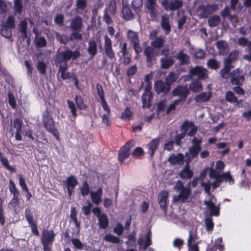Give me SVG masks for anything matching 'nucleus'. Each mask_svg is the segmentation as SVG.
<instances>
[{
	"label": "nucleus",
	"mask_w": 251,
	"mask_h": 251,
	"mask_svg": "<svg viewBox=\"0 0 251 251\" xmlns=\"http://www.w3.org/2000/svg\"><path fill=\"white\" fill-rule=\"evenodd\" d=\"M80 53L77 50H73L67 49L63 51H57L55 56L54 64L57 67L60 64L68 63L71 59L75 60L80 57Z\"/></svg>",
	"instance_id": "f257e3e1"
},
{
	"label": "nucleus",
	"mask_w": 251,
	"mask_h": 251,
	"mask_svg": "<svg viewBox=\"0 0 251 251\" xmlns=\"http://www.w3.org/2000/svg\"><path fill=\"white\" fill-rule=\"evenodd\" d=\"M174 189L176 192H179L178 195L174 196L173 201L174 202L180 201L182 202H185L191 193L190 187H184L183 183L179 180L176 181L174 186Z\"/></svg>",
	"instance_id": "f03ea898"
},
{
	"label": "nucleus",
	"mask_w": 251,
	"mask_h": 251,
	"mask_svg": "<svg viewBox=\"0 0 251 251\" xmlns=\"http://www.w3.org/2000/svg\"><path fill=\"white\" fill-rule=\"evenodd\" d=\"M42 121L45 128L57 140H59L60 137L58 131L55 127L54 121L53 120L51 115L47 109L43 114Z\"/></svg>",
	"instance_id": "7ed1b4c3"
},
{
	"label": "nucleus",
	"mask_w": 251,
	"mask_h": 251,
	"mask_svg": "<svg viewBox=\"0 0 251 251\" xmlns=\"http://www.w3.org/2000/svg\"><path fill=\"white\" fill-rule=\"evenodd\" d=\"M56 234L53 229L44 230L42 232L41 242L43 251H51Z\"/></svg>",
	"instance_id": "20e7f679"
},
{
	"label": "nucleus",
	"mask_w": 251,
	"mask_h": 251,
	"mask_svg": "<svg viewBox=\"0 0 251 251\" xmlns=\"http://www.w3.org/2000/svg\"><path fill=\"white\" fill-rule=\"evenodd\" d=\"M202 139H199L196 137L192 140V146L189 148L188 152L185 153V157H189L193 159L198 157L201 150Z\"/></svg>",
	"instance_id": "39448f33"
},
{
	"label": "nucleus",
	"mask_w": 251,
	"mask_h": 251,
	"mask_svg": "<svg viewBox=\"0 0 251 251\" xmlns=\"http://www.w3.org/2000/svg\"><path fill=\"white\" fill-rule=\"evenodd\" d=\"M190 93V90L186 85H179L172 92V95L173 97H178V99L176 100L180 103L185 102Z\"/></svg>",
	"instance_id": "423d86ee"
},
{
	"label": "nucleus",
	"mask_w": 251,
	"mask_h": 251,
	"mask_svg": "<svg viewBox=\"0 0 251 251\" xmlns=\"http://www.w3.org/2000/svg\"><path fill=\"white\" fill-rule=\"evenodd\" d=\"M229 77L233 85L242 86L245 80L243 71L239 68L233 70L229 74Z\"/></svg>",
	"instance_id": "0eeeda50"
},
{
	"label": "nucleus",
	"mask_w": 251,
	"mask_h": 251,
	"mask_svg": "<svg viewBox=\"0 0 251 251\" xmlns=\"http://www.w3.org/2000/svg\"><path fill=\"white\" fill-rule=\"evenodd\" d=\"M185 165L180 171L178 175L181 178L188 179L191 178L194 175L193 171L190 168V164L194 159L189 157H185Z\"/></svg>",
	"instance_id": "6e6552de"
},
{
	"label": "nucleus",
	"mask_w": 251,
	"mask_h": 251,
	"mask_svg": "<svg viewBox=\"0 0 251 251\" xmlns=\"http://www.w3.org/2000/svg\"><path fill=\"white\" fill-rule=\"evenodd\" d=\"M190 75L192 76H197L200 80H205L208 77V71L201 66H196L189 70Z\"/></svg>",
	"instance_id": "1a4fd4ad"
},
{
	"label": "nucleus",
	"mask_w": 251,
	"mask_h": 251,
	"mask_svg": "<svg viewBox=\"0 0 251 251\" xmlns=\"http://www.w3.org/2000/svg\"><path fill=\"white\" fill-rule=\"evenodd\" d=\"M218 5L216 4L200 5L199 11L200 16L202 18H206L218 9Z\"/></svg>",
	"instance_id": "9d476101"
},
{
	"label": "nucleus",
	"mask_w": 251,
	"mask_h": 251,
	"mask_svg": "<svg viewBox=\"0 0 251 251\" xmlns=\"http://www.w3.org/2000/svg\"><path fill=\"white\" fill-rule=\"evenodd\" d=\"M25 214V219L29 225L32 233L35 236H38L39 232L38 230L37 224L34 221L32 212L29 209L26 208Z\"/></svg>",
	"instance_id": "9b49d317"
},
{
	"label": "nucleus",
	"mask_w": 251,
	"mask_h": 251,
	"mask_svg": "<svg viewBox=\"0 0 251 251\" xmlns=\"http://www.w3.org/2000/svg\"><path fill=\"white\" fill-rule=\"evenodd\" d=\"M162 5L166 10L175 11L183 5L182 0H163Z\"/></svg>",
	"instance_id": "f8f14e48"
},
{
	"label": "nucleus",
	"mask_w": 251,
	"mask_h": 251,
	"mask_svg": "<svg viewBox=\"0 0 251 251\" xmlns=\"http://www.w3.org/2000/svg\"><path fill=\"white\" fill-rule=\"evenodd\" d=\"M131 147V142L128 141L121 148L118 152V160L120 162H123L129 157Z\"/></svg>",
	"instance_id": "ddd939ff"
},
{
	"label": "nucleus",
	"mask_w": 251,
	"mask_h": 251,
	"mask_svg": "<svg viewBox=\"0 0 251 251\" xmlns=\"http://www.w3.org/2000/svg\"><path fill=\"white\" fill-rule=\"evenodd\" d=\"M144 54L146 57L147 66L151 67L153 65V62L156 60L157 54L155 53L154 49L151 46H147L144 49Z\"/></svg>",
	"instance_id": "4468645a"
},
{
	"label": "nucleus",
	"mask_w": 251,
	"mask_h": 251,
	"mask_svg": "<svg viewBox=\"0 0 251 251\" xmlns=\"http://www.w3.org/2000/svg\"><path fill=\"white\" fill-rule=\"evenodd\" d=\"M104 51L106 56L111 60H115V55L112 47V41L107 35L104 36Z\"/></svg>",
	"instance_id": "2eb2a0df"
},
{
	"label": "nucleus",
	"mask_w": 251,
	"mask_h": 251,
	"mask_svg": "<svg viewBox=\"0 0 251 251\" xmlns=\"http://www.w3.org/2000/svg\"><path fill=\"white\" fill-rule=\"evenodd\" d=\"M185 156L182 153H178L176 155L173 153L169 156L168 161L173 165H178L181 166L183 165L185 162Z\"/></svg>",
	"instance_id": "dca6fc26"
},
{
	"label": "nucleus",
	"mask_w": 251,
	"mask_h": 251,
	"mask_svg": "<svg viewBox=\"0 0 251 251\" xmlns=\"http://www.w3.org/2000/svg\"><path fill=\"white\" fill-rule=\"evenodd\" d=\"M168 197L169 192L166 190L161 191L159 193L158 197V201L160 207V209L165 213L166 212V208Z\"/></svg>",
	"instance_id": "f3484780"
},
{
	"label": "nucleus",
	"mask_w": 251,
	"mask_h": 251,
	"mask_svg": "<svg viewBox=\"0 0 251 251\" xmlns=\"http://www.w3.org/2000/svg\"><path fill=\"white\" fill-rule=\"evenodd\" d=\"M171 87L167 85L166 83L161 80L156 81L154 83V90L157 94H167L170 90Z\"/></svg>",
	"instance_id": "a211bd4d"
},
{
	"label": "nucleus",
	"mask_w": 251,
	"mask_h": 251,
	"mask_svg": "<svg viewBox=\"0 0 251 251\" xmlns=\"http://www.w3.org/2000/svg\"><path fill=\"white\" fill-rule=\"evenodd\" d=\"M160 143V138H155L151 140L147 145L148 152L150 157L152 158L154 155L155 151L158 149Z\"/></svg>",
	"instance_id": "6ab92c4d"
},
{
	"label": "nucleus",
	"mask_w": 251,
	"mask_h": 251,
	"mask_svg": "<svg viewBox=\"0 0 251 251\" xmlns=\"http://www.w3.org/2000/svg\"><path fill=\"white\" fill-rule=\"evenodd\" d=\"M203 203L209 211L210 216H218L220 215V208L216 206L215 203L211 200L205 201Z\"/></svg>",
	"instance_id": "aec40b11"
},
{
	"label": "nucleus",
	"mask_w": 251,
	"mask_h": 251,
	"mask_svg": "<svg viewBox=\"0 0 251 251\" xmlns=\"http://www.w3.org/2000/svg\"><path fill=\"white\" fill-rule=\"evenodd\" d=\"M83 27V20L81 17L76 16L72 19L70 28L73 31H80Z\"/></svg>",
	"instance_id": "412c9836"
},
{
	"label": "nucleus",
	"mask_w": 251,
	"mask_h": 251,
	"mask_svg": "<svg viewBox=\"0 0 251 251\" xmlns=\"http://www.w3.org/2000/svg\"><path fill=\"white\" fill-rule=\"evenodd\" d=\"M176 58L179 60L181 66L188 65L190 63V56L184 52L183 49L179 50L176 55Z\"/></svg>",
	"instance_id": "4be33fe9"
},
{
	"label": "nucleus",
	"mask_w": 251,
	"mask_h": 251,
	"mask_svg": "<svg viewBox=\"0 0 251 251\" xmlns=\"http://www.w3.org/2000/svg\"><path fill=\"white\" fill-rule=\"evenodd\" d=\"M156 5V0H147L145 4L147 9L149 11L150 16L152 19H154L156 17L155 12Z\"/></svg>",
	"instance_id": "5701e85b"
},
{
	"label": "nucleus",
	"mask_w": 251,
	"mask_h": 251,
	"mask_svg": "<svg viewBox=\"0 0 251 251\" xmlns=\"http://www.w3.org/2000/svg\"><path fill=\"white\" fill-rule=\"evenodd\" d=\"M216 47L220 55H226L229 51V46L226 41H218L216 43Z\"/></svg>",
	"instance_id": "b1692460"
},
{
	"label": "nucleus",
	"mask_w": 251,
	"mask_h": 251,
	"mask_svg": "<svg viewBox=\"0 0 251 251\" xmlns=\"http://www.w3.org/2000/svg\"><path fill=\"white\" fill-rule=\"evenodd\" d=\"M161 26L166 34L170 33L171 30V26L170 24L169 18L167 15L161 16Z\"/></svg>",
	"instance_id": "393cba45"
},
{
	"label": "nucleus",
	"mask_w": 251,
	"mask_h": 251,
	"mask_svg": "<svg viewBox=\"0 0 251 251\" xmlns=\"http://www.w3.org/2000/svg\"><path fill=\"white\" fill-rule=\"evenodd\" d=\"M63 184L66 188L75 189L78 185V181L75 176L71 175L67 177L66 180L63 181Z\"/></svg>",
	"instance_id": "a878e982"
},
{
	"label": "nucleus",
	"mask_w": 251,
	"mask_h": 251,
	"mask_svg": "<svg viewBox=\"0 0 251 251\" xmlns=\"http://www.w3.org/2000/svg\"><path fill=\"white\" fill-rule=\"evenodd\" d=\"M91 198L94 203L99 204L101 201L102 195V189L100 187L95 192L91 191L90 193Z\"/></svg>",
	"instance_id": "bb28decb"
},
{
	"label": "nucleus",
	"mask_w": 251,
	"mask_h": 251,
	"mask_svg": "<svg viewBox=\"0 0 251 251\" xmlns=\"http://www.w3.org/2000/svg\"><path fill=\"white\" fill-rule=\"evenodd\" d=\"M0 161L1 162L3 166H4L6 169L10 172L14 173L16 172L15 168L9 165V161L7 158L6 157L4 154L1 151H0Z\"/></svg>",
	"instance_id": "cd10ccee"
},
{
	"label": "nucleus",
	"mask_w": 251,
	"mask_h": 251,
	"mask_svg": "<svg viewBox=\"0 0 251 251\" xmlns=\"http://www.w3.org/2000/svg\"><path fill=\"white\" fill-rule=\"evenodd\" d=\"M123 18L126 21L132 19L133 14L129 6L126 4L123 5L122 9Z\"/></svg>",
	"instance_id": "c85d7f7f"
},
{
	"label": "nucleus",
	"mask_w": 251,
	"mask_h": 251,
	"mask_svg": "<svg viewBox=\"0 0 251 251\" xmlns=\"http://www.w3.org/2000/svg\"><path fill=\"white\" fill-rule=\"evenodd\" d=\"M87 51L91 58H93L97 53V45L95 41L91 40L88 43Z\"/></svg>",
	"instance_id": "c756f323"
},
{
	"label": "nucleus",
	"mask_w": 251,
	"mask_h": 251,
	"mask_svg": "<svg viewBox=\"0 0 251 251\" xmlns=\"http://www.w3.org/2000/svg\"><path fill=\"white\" fill-rule=\"evenodd\" d=\"M165 40L163 36L156 37L155 39L151 42V47L155 49H160L164 46Z\"/></svg>",
	"instance_id": "7c9ffc66"
},
{
	"label": "nucleus",
	"mask_w": 251,
	"mask_h": 251,
	"mask_svg": "<svg viewBox=\"0 0 251 251\" xmlns=\"http://www.w3.org/2000/svg\"><path fill=\"white\" fill-rule=\"evenodd\" d=\"M178 75V74L174 72H170L165 78V82L167 85L171 87L172 84L177 80Z\"/></svg>",
	"instance_id": "2f4dec72"
},
{
	"label": "nucleus",
	"mask_w": 251,
	"mask_h": 251,
	"mask_svg": "<svg viewBox=\"0 0 251 251\" xmlns=\"http://www.w3.org/2000/svg\"><path fill=\"white\" fill-rule=\"evenodd\" d=\"M232 68H233V66L224 61V68L220 72L221 76L223 78H226V75L230 73V71Z\"/></svg>",
	"instance_id": "473e14b6"
},
{
	"label": "nucleus",
	"mask_w": 251,
	"mask_h": 251,
	"mask_svg": "<svg viewBox=\"0 0 251 251\" xmlns=\"http://www.w3.org/2000/svg\"><path fill=\"white\" fill-rule=\"evenodd\" d=\"M98 219L100 228L103 229L107 228L109 225L108 219L107 215L104 213H102L101 216Z\"/></svg>",
	"instance_id": "72a5a7b5"
},
{
	"label": "nucleus",
	"mask_w": 251,
	"mask_h": 251,
	"mask_svg": "<svg viewBox=\"0 0 251 251\" xmlns=\"http://www.w3.org/2000/svg\"><path fill=\"white\" fill-rule=\"evenodd\" d=\"M239 51L237 50H234L231 51L227 57L225 58L224 61L232 65V63L236 60H237L238 56H239Z\"/></svg>",
	"instance_id": "f704fd0d"
},
{
	"label": "nucleus",
	"mask_w": 251,
	"mask_h": 251,
	"mask_svg": "<svg viewBox=\"0 0 251 251\" xmlns=\"http://www.w3.org/2000/svg\"><path fill=\"white\" fill-rule=\"evenodd\" d=\"M211 97V95L210 93L202 92L196 96L195 100L199 103L206 102L210 100Z\"/></svg>",
	"instance_id": "c9c22d12"
},
{
	"label": "nucleus",
	"mask_w": 251,
	"mask_h": 251,
	"mask_svg": "<svg viewBox=\"0 0 251 251\" xmlns=\"http://www.w3.org/2000/svg\"><path fill=\"white\" fill-rule=\"evenodd\" d=\"M198 239L197 229H192L189 231V236L187 240L188 246L195 244L196 241Z\"/></svg>",
	"instance_id": "e433bc0d"
},
{
	"label": "nucleus",
	"mask_w": 251,
	"mask_h": 251,
	"mask_svg": "<svg viewBox=\"0 0 251 251\" xmlns=\"http://www.w3.org/2000/svg\"><path fill=\"white\" fill-rule=\"evenodd\" d=\"M152 98V95L143 93L142 96L143 107L149 108L151 107V101Z\"/></svg>",
	"instance_id": "4c0bfd02"
},
{
	"label": "nucleus",
	"mask_w": 251,
	"mask_h": 251,
	"mask_svg": "<svg viewBox=\"0 0 251 251\" xmlns=\"http://www.w3.org/2000/svg\"><path fill=\"white\" fill-rule=\"evenodd\" d=\"M189 90H192L193 92H199L202 90L201 83L198 80H193L189 86Z\"/></svg>",
	"instance_id": "58836bf2"
},
{
	"label": "nucleus",
	"mask_w": 251,
	"mask_h": 251,
	"mask_svg": "<svg viewBox=\"0 0 251 251\" xmlns=\"http://www.w3.org/2000/svg\"><path fill=\"white\" fill-rule=\"evenodd\" d=\"M91 192L89 183L86 180L83 181L82 186L80 188V194L83 196L88 195Z\"/></svg>",
	"instance_id": "ea45409f"
},
{
	"label": "nucleus",
	"mask_w": 251,
	"mask_h": 251,
	"mask_svg": "<svg viewBox=\"0 0 251 251\" xmlns=\"http://www.w3.org/2000/svg\"><path fill=\"white\" fill-rule=\"evenodd\" d=\"M161 68L167 69L174 64V60L172 58H161L160 59Z\"/></svg>",
	"instance_id": "a19ab883"
},
{
	"label": "nucleus",
	"mask_w": 251,
	"mask_h": 251,
	"mask_svg": "<svg viewBox=\"0 0 251 251\" xmlns=\"http://www.w3.org/2000/svg\"><path fill=\"white\" fill-rule=\"evenodd\" d=\"M220 21L221 19L219 16L213 15L209 18L208 24L210 27H214L219 25Z\"/></svg>",
	"instance_id": "79ce46f5"
},
{
	"label": "nucleus",
	"mask_w": 251,
	"mask_h": 251,
	"mask_svg": "<svg viewBox=\"0 0 251 251\" xmlns=\"http://www.w3.org/2000/svg\"><path fill=\"white\" fill-rule=\"evenodd\" d=\"M132 9L137 13L140 12L143 6L142 0H133L131 4Z\"/></svg>",
	"instance_id": "37998d69"
},
{
	"label": "nucleus",
	"mask_w": 251,
	"mask_h": 251,
	"mask_svg": "<svg viewBox=\"0 0 251 251\" xmlns=\"http://www.w3.org/2000/svg\"><path fill=\"white\" fill-rule=\"evenodd\" d=\"M127 36L131 44L139 41L138 33L132 30H128Z\"/></svg>",
	"instance_id": "c03bdc74"
},
{
	"label": "nucleus",
	"mask_w": 251,
	"mask_h": 251,
	"mask_svg": "<svg viewBox=\"0 0 251 251\" xmlns=\"http://www.w3.org/2000/svg\"><path fill=\"white\" fill-rule=\"evenodd\" d=\"M75 99L77 107L79 109L84 110L87 107V105L84 103L83 99L81 96H75Z\"/></svg>",
	"instance_id": "a18cd8bd"
},
{
	"label": "nucleus",
	"mask_w": 251,
	"mask_h": 251,
	"mask_svg": "<svg viewBox=\"0 0 251 251\" xmlns=\"http://www.w3.org/2000/svg\"><path fill=\"white\" fill-rule=\"evenodd\" d=\"M103 240L113 244H119L120 242V239L119 237L111 234H106L103 237Z\"/></svg>",
	"instance_id": "49530a36"
},
{
	"label": "nucleus",
	"mask_w": 251,
	"mask_h": 251,
	"mask_svg": "<svg viewBox=\"0 0 251 251\" xmlns=\"http://www.w3.org/2000/svg\"><path fill=\"white\" fill-rule=\"evenodd\" d=\"M225 100L226 101L231 103L237 102L238 99L234 94L231 91H228L226 93Z\"/></svg>",
	"instance_id": "de8ad7c7"
},
{
	"label": "nucleus",
	"mask_w": 251,
	"mask_h": 251,
	"mask_svg": "<svg viewBox=\"0 0 251 251\" xmlns=\"http://www.w3.org/2000/svg\"><path fill=\"white\" fill-rule=\"evenodd\" d=\"M12 29L9 27L2 25L0 28V34L4 37L9 38L12 35Z\"/></svg>",
	"instance_id": "09e8293b"
},
{
	"label": "nucleus",
	"mask_w": 251,
	"mask_h": 251,
	"mask_svg": "<svg viewBox=\"0 0 251 251\" xmlns=\"http://www.w3.org/2000/svg\"><path fill=\"white\" fill-rule=\"evenodd\" d=\"M222 181H228L230 184H233L234 183V180L229 172L223 173L220 175Z\"/></svg>",
	"instance_id": "8fccbe9b"
},
{
	"label": "nucleus",
	"mask_w": 251,
	"mask_h": 251,
	"mask_svg": "<svg viewBox=\"0 0 251 251\" xmlns=\"http://www.w3.org/2000/svg\"><path fill=\"white\" fill-rule=\"evenodd\" d=\"M207 65L210 69H217L220 66V63L214 58H210L207 60Z\"/></svg>",
	"instance_id": "3c124183"
},
{
	"label": "nucleus",
	"mask_w": 251,
	"mask_h": 251,
	"mask_svg": "<svg viewBox=\"0 0 251 251\" xmlns=\"http://www.w3.org/2000/svg\"><path fill=\"white\" fill-rule=\"evenodd\" d=\"M132 116V113L130 111V108L128 107H126L124 111L122 113L121 118L125 121H129Z\"/></svg>",
	"instance_id": "603ef678"
},
{
	"label": "nucleus",
	"mask_w": 251,
	"mask_h": 251,
	"mask_svg": "<svg viewBox=\"0 0 251 251\" xmlns=\"http://www.w3.org/2000/svg\"><path fill=\"white\" fill-rule=\"evenodd\" d=\"M9 191L13 196H20V192L17 188L16 185L13 181L10 180L9 181Z\"/></svg>",
	"instance_id": "864d4df0"
},
{
	"label": "nucleus",
	"mask_w": 251,
	"mask_h": 251,
	"mask_svg": "<svg viewBox=\"0 0 251 251\" xmlns=\"http://www.w3.org/2000/svg\"><path fill=\"white\" fill-rule=\"evenodd\" d=\"M80 31H74L69 37V40L73 41L74 40H81L82 39V35L79 33Z\"/></svg>",
	"instance_id": "5fc2aeb1"
},
{
	"label": "nucleus",
	"mask_w": 251,
	"mask_h": 251,
	"mask_svg": "<svg viewBox=\"0 0 251 251\" xmlns=\"http://www.w3.org/2000/svg\"><path fill=\"white\" fill-rule=\"evenodd\" d=\"M20 204V196H13L8 203L9 207L16 208Z\"/></svg>",
	"instance_id": "6e6d98bb"
},
{
	"label": "nucleus",
	"mask_w": 251,
	"mask_h": 251,
	"mask_svg": "<svg viewBox=\"0 0 251 251\" xmlns=\"http://www.w3.org/2000/svg\"><path fill=\"white\" fill-rule=\"evenodd\" d=\"M2 25L11 29H14L15 26L14 17L13 16H8L6 22Z\"/></svg>",
	"instance_id": "4d7b16f0"
},
{
	"label": "nucleus",
	"mask_w": 251,
	"mask_h": 251,
	"mask_svg": "<svg viewBox=\"0 0 251 251\" xmlns=\"http://www.w3.org/2000/svg\"><path fill=\"white\" fill-rule=\"evenodd\" d=\"M46 64L42 61H39L37 64V69L41 74L45 75L46 73Z\"/></svg>",
	"instance_id": "13d9d810"
},
{
	"label": "nucleus",
	"mask_w": 251,
	"mask_h": 251,
	"mask_svg": "<svg viewBox=\"0 0 251 251\" xmlns=\"http://www.w3.org/2000/svg\"><path fill=\"white\" fill-rule=\"evenodd\" d=\"M69 108L70 109L73 117L75 119L77 116L76 113V109L74 102L69 100H67Z\"/></svg>",
	"instance_id": "bf43d9fd"
},
{
	"label": "nucleus",
	"mask_w": 251,
	"mask_h": 251,
	"mask_svg": "<svg viewBox=\"0 0 251 251\" xmlns=\"http://www.w3.org/2000/svg\"><path fill=\"white\" fill-rule=\"evenodd\" d=\"M206 229L207 231H212L214 228V223L211 218L207 217L205 219Z\"/></svg>",
	"instance_id": "052dcab7"
},
{
	"label": "nucleus",
	"mask_w": 251,
	"mask_h": 251,
	"mask_svg": "<svg viewBox=\"0 0 251 251\" xmlns=\"http://www.w3.org/2000/svg\"><path fill=\"white\" fill-rule=\"evenodd\" d=\"M151 236V232L150 230H149L146 234V240L145 241V244L144 245V250L147 249L148 247H149L152 244Z\"/></svg>",
	"instance_id": "680f3d73"
},
{
	"label": "nucleus",
	"mask_w": 251,
	"mask_h": 251,
	"mask_svg": "<svg viewBox=\"0 0 251 251\" xmlns=\"http://www.w3.org/2000/svg\"><path fill=\"white\" fill-rule=\"evenodd\" d=\"M55 37L56 39L61 43L64 45L67 44L69 42V38L65 35L60 34L59 33H55Z\"/></svg>",
	"instance_id": "e2e57ef3"
},
{
	"label": "nucleus",
	"mask_w": 251,
	"mask_h": 251,
	"mask_svg": "<svg viewBox=\"0 0 251 251\" xmlns=\"http://www.w3.org/2000/svg\"><path fill=\"white\" fill-rule=\"evenodd\" d=\"M72 243L74 247L78 250H82L83 249L84 245L80 240L77 238H73L71 240Z\"/></svg>",
	"instance_id": "0e129e2a"
},
{
	"label": "nucleus",
	"mask_w": 251,
	"mask_h": 251,
	"mask_svg": "<svg viewBox=\"0 0 251 251\" xmlns=\"http://www.w3.org/2000/svg\"><path fill=\"white\" fill-rule=\"evenodd\" d=\"M87 3L86 0H76V8L77 10H83L86 7Z\"/></svg>",
	"instance_id": "69168bd1"
},
{
	"label": "nucleus",
	"mask_w": 251,
	"mask_h": 251,
	"mask_svg": "<svg viewBox=\"0 0 251 251\" xmlns=\"http://www.w3.org/2000/svg\"><path fill=\"white\" fill-rule=\"evenodd\" d=\"M14 9L16 12L20 14L22 12L23 6L21 0H14Z\"/></svg>",
	"instance_id": "338daca9"
},
{
	"label": "nucleus",
	"mask_w": 251,
	"mask_h": 251,
	"mask_svg": "<svg viewBox=\"0 0 251 251\" xmlns=\"http://www.w3.org/2000/svg\"><path fill=\"white\" fill-rule=\"evenodd\" d=\"M223 249V245L220 244L218 246L217 245H212L208 247L206 251H222Z\"/></svg>",
	"instance_id": "774afa93"
}]
</instances>
